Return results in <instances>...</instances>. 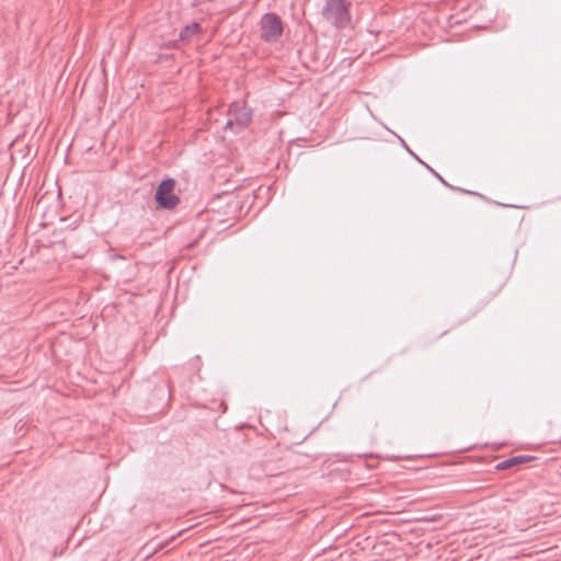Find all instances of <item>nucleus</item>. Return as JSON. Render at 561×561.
I'll use <instances>...</instances> for the list:
<instances>
[{"mask_svg": "<svg viewBox=\"0 0 561 561\" xmlns=\"http://www.w3.org/2000/svg\"><path fill=\"white\" fill-rule=\"evenodd\" d=\"M351 7L352 3L348 0H327L321 14L335 27L343 28L351 22Z\"/></svg>", "mask_w": 561, "mask_h": 561, "instance_id": "1", "label": "nucleus"}, {"mask_svg": "<svg viewBox=\"0 0 561 561\" xmlns=\"http://www.w3.org/2000/svg\"><path fill=\"white\" fill-rule=\"evenodd\" d=\"M259 25L261 38L266 43H276L283 35V21L276 13H265L261 18Z\"/></svg>", "mask_w": 561, "mask_h": 561, "instance_id": "3", "label": "nucleus"}, {"mask_svg": "<svg viewBox=\"0 0 561 561\" xmlns=\"http://www.w3.org/2000/svg\"><path fill=\"white\" fill-rule=\"evenodd\" d=\"M228 116L225 129L237 133L248 127L252 119V110L243 102H233L229 107Z\"/></svg>", "mask_w": 561, "mask_h": 561, "instance_id": "2", "label": "nucleus"}, {"mask_svg": "<svg viewBox=\"0 0 561 561\" xmlns=\"http://www.w3.org/2000/svg\"><path fill=\"white\" fill-rule=\"evenodd\" d=\"M403 146L405 147V149L420 162L422 163L427 170H430V172H432L434 175H435V171L428 165L426 164L425 162H423L414 152H412L409 147L405 145V142L403 140H401Z\"/></svg>", "mask_w": 561, "mask_h": 561, "instance_id": "7", "label": "nucleus"}, {"mask_svg": "<svg viewBox=\"0 0 561 561\" xmlns=\"http://www.w3.org/2000/svg\"><path fill=\"white\" fill-rule=\"evenodd\" d=\"M174 187L173 179H165L158 185L154 198L161 208L172 209L180 203L179 196L174 194Z\"/></svg>", "mask_w": 561, "mask_h": 561, "instance_id": "4", "label": "nucleus"}, {"mask_svg": "<svg viewBox=\"0 0 561 561\" xmlns=\"http://www.w3.org/2000/svg\"><path fill=\"white\" fill-rule=\"evenodd\" d=\"M435 176L447 187L454 188L450 184H448L438 173H435Z\"/></svg>", "mask_w": 561, "mask_h": 561, "instance_id": "8", "label": "nucleus"}, {"mask_svg": "<svg viewBox=\"0 0 561 561\" xmlns=\"http://www.w3.org/2000/svg\"><path fill=\"white\" fill-rule=\"evenodd\" d=\"M530 459H531V457H529V456H515V457H511L508 459L500 461L495 466V469L496 470H506V469L513 468L515 466L525 463V462L529 461Z\"/></svg>", "mask_w": 561, "mask_h": 561, "instance_id": "5", "label": "nucleus"}, {"mask_svg": "<svg viewBox=\"0 0 561 561\" xmlns=\"http://www.w3.org/2000/svg\"><path fill=\"white\" fill-rule=\"evenodd\" d=\"M201 31V24L197 22H193L192 24H188L181 30L180 38L183 41H190L194 35L198 34Z\"/></svg>", "mask_w": 561, "mask_h": 561, "instance_id": "6", "label": "nucleus"}]
</instances>
